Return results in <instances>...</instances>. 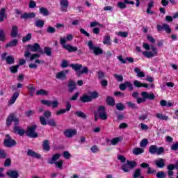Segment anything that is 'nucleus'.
<instances>
[{"instance_id": "nucleus-12", "label": "nucleus", "mask_w": 178, "mask_h": 178, "mask_svg": "<svg viewBox=\"0 0 178 178\" xmlns=\"http://www.w3.org/2000/svg\"><path fill=\"white\" fill-rule=\"evenodd\" d=\"M65 106V109H60L56 112V116H60V115H65L66 112H69L70 109H72V104L69 102H66Z\"/></svg>"}, {"instance_id": "nucleus-28", "label": "nucleus", "mask_w": 178, "mask_h": 178, "mask_svg": "<svg viewBox=\"0 0 178 178\" xmlns=\"http://www.w3.org/2000/svg\"><path fill=\"white\" fill-rule=\"evenodd\" d=\"M60 5L61 6V10L63 12H67V10L63 8H68L69 7V1L68 0H60Z\"/></svg>"}, {"instance_id": "nucleus-6", "label": "nucleus", "mask_w": 178, "mask_h": 178, "mask_svg": "<svg viewBox=\"0 0 178 178\" xmlns=\"http://www.w3.org/2000/svg\"><path fill=\"white\" fill-rule=\"evenodd\" d=\"M88 47L90 49V51H93V54H94V55H95V56H98L102 55V54H104V50H102V49H101V47L94 45L92 40H89L88 42Z\"/></svg>"}, {"instance_id": "nucleus-53", "label": "nucleus", "mask_w": 178, "mask_h": 178, "mask_svg": "<svg viewBox=\"0 0 178 178\" xmlns=\"http://www.w3.org/2000/svg\"><path fill=\"white\" fill-rule=\"evenodd\" d=\"M127 105H128V108H131V109H138V106L131 102H127Z\"/></svg>"}, {"instance_id": "nucleus-27", "label": "nucleus", "mask_w": 178, "mask_h": 178, "mask_svg": "<svg viewBox=\"0 0 178 178\" xmlns=\"http://www.w3.org/2000/svg\"><path fill=\"white\" fill-rule=\"evenodd\" d=\"M19 33V27L17 26L14 25L12 26L10 35L13 38H16L17 37V33Z\"/></svg>"}, {"instance_id": "nucleus-55", "label": "nucleus", "mask_w": 178, "mask_h": 178, "mask_svg": "<svg viewBox=\"0 0 178 178\" xmlns=\"http://www.w3.org/2000/svg\"><path fill=\"white\" fill-rule=\"evenodd\" d=\"M117 34L119 37H122V38H127L129 37V33L126 31H120Z\"/></svg>"}, {"instance_id": "nucleus-2", "label": "nucleus", "mask_w": 178, "mask_h": 178, "mask_svg": "<svg viewBox=\"0 0 178 178\" xmlns=\"http://www.w3.org/2000/svg\"><path fill=\"white\" fill-rule=\"evenodd\" d=\"M98 117L101 120H107L108 114L105 106L100 105L97 108V111L95 112V122H98Z\"/></svg>"}, {"instance_id": "nucleus-4", "label": "nucleus", "mask_w": 178, "mask_h": 178, "mask_svg": "<svg viewBox=\"0 0 178 178\" xmlns=\"http://www.w3.org/2000/svg\"><path fill=\"white\" fill-rule=\"evenodd\" d=\"M35 130H37L36 124L28 127L26 130V137H29V138H37L38 137V133H37Z\"/></svg>"}, {"instance_id": "nucleus-38", "label": "nucleus", "mask_w": 178, "mask_h": 178, "mask_svg": "<svg viewBox=\"0 0 178 178\" xmlns=\"http://www.w3.org/2000/svg\"><path fill=\"white\" fill-rule=\"evenodd\" d=\"M135 73H137L138 77H145V73L144 72L141 71L140 68L136 67L134 69Z\"/></svg>"}, {"instance_id": "nucleus-36", "label": "nucleus", "mask_w": 178, "mask_h": 178, "mask_svg": "<svg viewBox=\"0 0 178 178\" xmlns=\"http://www.w3.org/2000/svg\"><path fill=\"white\" fill-rule=\"evenodd\" d=\"M6 10L5 8H1L0 10V22H2L5 19H6Z\"/></svg>"}, {"instance_id": "nucleus-8", "label": "nucleus", "mask_w": 178, "mask_h": 178, "mask_svg": "<svg viewBox=\"0 0 178 178\" xmlns=\"http://www.w3.org/2000/svg\"><path fill=\"white\" fill-rule=\"evenodd\" d=\"M28 51H31L32 52H39L42 55H44V50L41 49V46L38 43H34L33 44H29L27 45Z\"/></svg>"}, {"instance_id": "nucleus-13", "label": "nucleus", "mask_w": 178, "mask_h": 178, "mask_svg": "<svg viewBox=\"0 0 178 178\" xmlns=\"http://www.w3.org/2000/svg\"><path fill=\"white\" fill-rule=\"evenodd\" d=\"M163 30L168 34H170L172 33V29L169 26L168 24H163V26L157 25V31H162Z\"/></svg>"}, {"instance_id": "nucleus-41", "label": "nucleus", "mask_w": 178, "mask_h": 178, "mask_svg": "<svg viewBox=\"0 0 178 178\" xmlns=\"http://www.w3.org/2000/svg\"><path fill=\"white\" fill-rule=\"evenodd\" d=\"M75 115L77 118H81V119H86L87 118V115L81 111H76Z\"/></svg>"}, {"instance_id": "nucleus-50", "label": "nucleus", "mask_w": 178, "mask_h": 178, "mask_svg": "<svg viewBox=\"0 0 178 178\" xmlns=\"http://www.w3.org/2000/svg\"><path fill=\"white\" fill-rule=\"evenodd\" d=\"M68 66H70V65H69V61L65 59L63 60L60 64V67H62V69H66Z\"/></svg>"}, {"instance_id": "nucleus-9", "label": "nucleus", "mask_w": 178, "mask_h": 178, "mask_svg": "<svg viewBox=\"0 0 178 178\" xmlns=\"http://www.w3.org/2000/svg\"><path fill=\"white\" fill-rule=\"evenodd\" d=\"M40 102L42 105H46V106L48 108L52 106L53 109H55L59 106V102H58V100L51 102L50 100L42 99Z\"/></svg>"}, {"instance_id": "nucleus-45", "label": "nucleus", "mask_w": 178, "mask_h": 178, "mask_svg": "<svg viewBox=\"0 0 178 178\" xmlns=\"http://www.w3.org/2000/svg\"><path fill=\"white\" fill-rule=\"evenodd\" d=\"M156 118H157V119H160V120H169V117H168L167 115H163V114H162V113H156Z\"/></svg>"}, {"instance_id": "nucleus-42", "label": "nucleus", "mask_w": 178, "mask_h": 178, "mask_svg": "<svg viewBox=\"0 0 178 178\" xmlns=\"http://www.w3.org/2000/svg\"><path fill=\"white\" fill-rule=\"evenodd\" d=\"M87 73H88V67H83V70L81 71H79L76 74L78 77H80L81 74H87Z\"/></svg>"}, {"instance_id": "nucleus-17", "label": "nucleus", "mask_w": 178, "mask_h": 178, "mask_svg": "<svg viewBox=\"0 0 178 178\" xmlns=\"http://www.w3.org/2000/svg\"><path fill=\"white\" fill-rule=\"evenodd\" d=\"M68 92H72L74 90L77 89V84L74 83V81L70 80L67 85Z\"/></svg>"}, {"instance_id": "nucleus-21", "label": "nucleus", "mask_w": 178, "mask_h": 178, "mask_svg": "<svg viewBox=\"0 0 178 178\" xmlns=\"http://www.w3.org/2000/svg\"><path fill=\"white\" fill-rule=\"evenodd\" d=\"M63 49H66V51L70 54L73 52H77V47L72 46L70 44L64 45Z\"/></svg>"}, {"instance_id": "nucleus-63", "label": "nucleus", "mask_w": 178, "mask_h": 178, "mask_svg": "<svg viewBox=\"0 0 178 178\" xmlns=\"http://www.w3.org/2000/svg\"><path fill=\"white\" fill-rule=\"evenodd\" d=\"M63 156L65 159H70V158H72V154H70L69 153V152L65 151V152H63Z\"/></svg>"}, {"instance_id": "nucleus-51", "label": "nucleus", "mask_w": 178, "mask_h": 178, "mask_svg": "<svg viewBox=\"0 0 178 178\" xmlns=\"http://www.w3.org/2000/svg\"><path fill=\"white\" fill-rule=\"evenodd\" d=\"M47 124L51 127H56V121L51 118L47 121Z\"/></svg>"}, {"instance_id": "nucleus-24", "label": "nucleus", "mask_w": 178, "mask_h": 178, "mask_svg": "<svg viewBox=\"0 0 178 178\" xmlns=\"http://www.w3.org/2000/svg\"><path fill=\"white\" fill-rule=\"evenodd\" d=\"M42 148L44 151H46V152H49L51 146L49 145V140L48 139L43 140Z\"/></svg>"}, {"instance_id": "nucleus-11", "label": "nucleus", "mask_w": 178, "mask_h": 178, "mask_svg": "<svg viewBox=\"0 0 178 178\" xmlns=\"http://www.w3.org/2000/svg\"><path fill=\"white\" fill-rule=\"evenodd\" d=\"M140 168L143 169H147V175H155L156 173V170L155 168H152L149 166V164L148 163L143 162L140 164Z\"/></svg>"}, {"instance_id": "nucleus-58", "label": "nucleus", "mask_w": 178, "mask_h": 178, "mask_svg": "<svg viewBox=\"0 0 178 178\" xmlns=\"http://www.w3.org/2000/svg\"><path fill=\"white\" fill-rule=\"evenodd\" d=\"M10 70L11 73H13L14 74H16L17 70H19V65L10 67Z\"/></svg>"}, {"instance_id": "nucleus-57", "label": "nucleus", "mask_w": 178, "mask_h": 178, "mask_svg": "<svg viewBox=\"0 0 178 178\" xmlns=\"http://www.w3.org/2000/svg\"><path fill=\"white\" fill-rule=\"evenodd\" d=\"M40 122L42 126H47V124H48V122H47V119H45V117L44 116L40 117Z\"/></svg>"}, {"instance_id": "nucleus-48", "label": "nucleus", "mask_w": 178, "mask_h": 178, "mask_svg": "<svg viewBox=\"0 0 178 178\" xmlns=\"http://www.w3.org/2000/svg\"><path fill=\"white\" fill-rule=\"evenodd\" d=\"M143 55L145 56V58H154V55L152 51H145L143 52Z\"/></svg>"}, {"instance_id": "nucleus-52", "label": "nucleus", "mask_w": 178, "mask_h": 178, "mask_svg": "<svg viewBox=\"0 0 178 178\" xmlns=\"http://www.w3.org/2000/svg\"><path fill=\"white\" fill-rule=\"evenodd\" d=\"M156 177L157 178H166V174L163 171H159L156 174Z\"/></svg>"}, {"instance_id": "nucleus-20", "label": "nucleus", "mask_w": 178, "mask_h": 178, "mask_svg": "<svg viewBox=\"0 0 178 178\" xmlns=\"http://www.w3.org/2000/svg\"><path fill=\"white\" fill-rule=\"evenodd\" d=\"M34 17H35L34 13H24L20 17L21 19H24V20H27V19H34Z\"/></svg>"}, {"instance_id": "nucleus-1", "label": "nucleus", "mask_w": 178, "mask_h": 178, "mask_svg": "<svg viewBox=\"0 0 178 178\" xmlns=\"http://www.w3.org/2000/svg\"><path fill=\"white\" fill-rule=\"evenodd\" d=\"M12 122H14V127H13V130L14 133L17 134L19 136L21 137L26 136V131L24 129H21L20 127H19V120L18 118L16 117L15 113H10L6 119V126L9 127L12 124Z\"/></svg>"}, {"instance_id": "nucleus-59", "label": "nucleus", "mask_w": 178, "mask_h": 178, "mask_svg": "<svg viewBox=\"0 0 178 178\" xmlns=\"http://www.w3.org/2000/svg\"><path fill=\"white\" fill-rule=\"evenodd\" d=\"M113 77H115V79H116V80L118 81H119L120 83H122V81H123V75H119L118 74H113Z\"/></svg>"}, {"instance_id": "nucleus-23", "label": "nucleus", "mask_w": 178, "mask_h": 178, "mask_svg": "<svg viewBox=\"0 0 178 178\" xmlns=\"http://www.w3.org/2000/svg\"><path fill=\"white\" fill-rule=\"evenodd\" d=\"M27 155H29V156H32V158H35L36 159H41V154L30 149L27 152Z\"/></svg>"}, {"instance_id": "nucleus-47", "label": "nucleus", "mask_w": 178, "mask_h": 178, "mask_svg": "<svg viewBox=\"0 0 178 178\" xmlns=\"http://www.w3.org/2000/svg\"><path fill=\"white\" fill-rule=\"evenodd\" d=\"M141 176V169L137 168L135 170L134 172L133 177L134 178H138Z\"/></svg>"}, {"instance_id": "nucleus-10", "label": "nucleus", "mask_w": 178, "mask_h": 178, "mask_svg": "<svg viewBox=\"0 0 178 178\" xmlns=\"http://www.w3.org/2000/svg\"><path fill=\"white\" fill-rule=\"evenodd\" d=\"M17 142L13 138H5L3 143V145H4L6 148H13V147H16Z\"/></svg>"}, {"instance_id": "nucleus-16", "label": "nucleus", "mask_w": 178, "mask_h": 178, "mask_svg": "<svg viewBox=\"0 0 178 178\" xmlns=\"http://www.w3.org/2000/svg\"><path fill=\"white\" fill-rule=\"evenodd\" d=\"M141 95L144 99H149L150 101L155 99V95L154 93L148 94L147 92L143 91L141 92Z\"/></svg>"}, {"instance_id": "nucleus-54", "label": "nucleus", "mask_w": 178, "mask_h": 178, "mask_svg": "<svg viewBox=\"0 0 178 178\" xmlns=\"http://www.w3.org/2000/svg\"><path fill=\"white\" fill-rule=\"evenodd\" d=\"M47 33H48V34H54V33H56V29L53 26H49L47 29Z\"/></svg>"}, {"instance_id": "nucleus-25", "label": "nucleus", "mask_w": 178, "mask_h": 178, "mask_svg": "<svg viewBox=\"0 0 178 178\" xmlns=\"http://www.w3.org/2000/svg\"><path fill=\"white\" fill-rule=\"evenodd\" d=\"M19 94H20V92L19 91H16L13 93V97L10 99V101H9L10 105H13V104L16 102V99L19 98Z\"/></svg>"}, {"instance_id": "nucleus-56", "label": "nucleus", "mask_w": 178, "mask_h": 178, "mask_svg": "<svg viewBox=\"0 0 178 178\" xmlns=\"http://www.w3.org/2000/svg\"><path fill=\"white\" fill-rule=\"evenodd\" d=\"M115 108L118 111H124V104L122 103H117Z\"/></svg>"}, {"instance_id": "nucleus-7", "label": "nucleus", "mask_w": 178, "mask_h": 178, "mask_svg": "<svg viewBox=\"0 0 178 178\" xmlns=\"http://www.w3.org/2000/svg\"><path fill=\"white\" fill-rule=\"evenodd\" d=\"M149 152L152 154V155H162L165 152V148L163 147H158L156 145H152L149 147Z\"/></svg>"}, {"instance_id": "nucleus-14", "label": "nucleus", "mask_w": 178, "mask_h": 178, "mask_svg": "<svg viewBox=\"0 0 178 178\" xmlns=\"http://www.w3.org/2000/svg\"><path fill=\"white\" fill-rule=\"evenodd\" d=\"M63 134L67 138H72L73 136H76V134H77V130L68 129L64 131Z\"/></svg>"}, {"instance_id": "nucleus-26", "label": "nucleus", "mask_w": 178, "mask_h": 178, "mask_svg": "<svg viewBox=\"0 0 178 178\" xmlns=\"http://www.w3.org/2000/svg\"><path fill=\"white\" fill-rule=\"evenodd\" d=\"M19 94H20V92L19 91H16L13 93V97L10 99V101H9L10 105H13V104L16 102V99L19 98Z\"/></svg>"}, {"instance_id": "nucleus-30", "label": "nucleus", "mask_w": 178, "mask_h": 178, "mask_svg": "<svg viewBox=\"0 0 178 178\" xmlns=\"http://www.w3.org/2000/svg\"><path fill=\"white\" fill-rule=\"evenodd\" d=\"M70 67H72L73 70H75V72H79L81 69H83V65L79 63L70 64Z\"/></svg>"}, {"instance_id": "nucleus-3", "label": "nucleus", "mask_w": 178, "mask_h": 178, "mask_svg": "<svg viewBox=\"0 0 178 178\" xmlns=\"http://www.w3.org/2000/svg\"><path fill=\"white\" fill-rule=\"evenodd\" d=\"M90 94V95L83 94L80 97L79 101H81L82 104H87L88 102H91L92 99H97V98L99 97L97 91L91 92Z\"/></svg>"}, {"instance_id": "nucleus-37", "label": "nucleus", "mask_w": 178, "mask_h": 178, "mask_svg": "<svg viewBox=\"0 0 178 178\" xmlns=\"http://www.w3.org/2000/svg\"><path fill=\"white\" fill-rule=\"evenodd\" d=\"M44 24H45V22H44V20H42V19H37L35 22V26H36V27H39L40 29H42Z\"/></svg>"}, {"instance_id": "nucleus-18", "label": "nucleus", "mask_w": 178, "mask_h": 178, "mask_svg": "<svg viewBox=\"0 0 178 178\" xmlns=\"http://www.w3.org/2000/svg\"><path fill=\"white\" fill-rule=\"evenodd\" d=\"M134 87H136V88H140L141 87H144L145 88H149L148 83H141L138 80L134 81Z\"/></svg>"}, {"instance_id": "nucleus-31", "label": "nucleus", "mask_w": 178, "mask_h": 178, "mask_svg": "<svg viewBox=\"0 0 178 178\" xmlns=\"http://www.w3.org/2000/svg\"><path fill=\"white\" fill-rule=\"evenodd\" d=\"M103 44L104 45H111V35L109 34H106L103 38Z\"/></svg>"}, {"instance_id": "nucleus-43", "label": "nucleus", "mask_w": 178, "mask_h": 178, "mask_svg": "<svg viewBox=\"0 0 178 178\" xmlns=\"http://www.w3.org/2000/svg\"><path fill=\"white\" fill-rule=\"evenodd\" d=\"M31 38H33V35H31V33H27L26 36L22 38L23 44L27 42V41H30Z\"/></svg>"}, {"instance_id": "nucleus-61", "label": "nucleus", "mask_w": 178, "mask_h": 178, "mask_svg": "<svg viewBox=\"0 0 178 178\" xmlns=\"http://www.w3.org/2000/svg\"><path fill=\"white\" fill-rule=\"evenodd\" d=\"M117 6L120 8V9H126V8H127V6L124 1V3L122 1L118 2Z\"/></svg>"}, {"instance_id": "nucleus-44", "label": "nucleus", "mask_w": 178, "mask_h": 178, "mask_svg": "<svg viewBox=\"0 0 178 178\" xmlns=\"http://www.w3.org/2000/svg\"><path fill=\"white\" fill-rule=\"evenodd\" d=\"M6 61L7 65H13L15 63V58L12 56H8Z\"/></svg>"}, {"instance_id": "nucleus-34", "label": "nucleus", "mask_w": 178, "mask_h": 178, "mask_svg": "<svg viewBox=\"0 0 178 178\" xmlns=\"http://www.w3.org/2000/svg\"><path fill=\"white\" fill-rule=\"evenodd\" d=\"M39 12L40 15H42L43 16H49V10H48V8L44 7H41L39 8Z\"/></svg>"}, {"instance_id": "nucleus-32", "label": "nucleus", "mask_w": 178, "mask_h": 178, "mask_svg": "<svg viewBox=\"0 0 178 178\" xmlns=\"http://www.w3.org/2000/svg\"><path fill=\"white\" fill-rule=\"evenodd\" d=\"M132 153L134 155H141V154H144V149L141 147H135L134 148Z\"/></svg>"}, {"instance_id": "nucleus-19", "label": "nucleus", "mask_w": 178, "mask_h": 178, "mask_svg": "<svg viewBox=\"0 0 178 178\" xmlns=\"http://www.w3.org/2000/svg\"><path fill=\"white\" fill-rule=\"evenodd\" d=\"M6 175L10 178H19V172L10 170L6 172Z\"/></svg>"}, {"instance_id": "nucleus-29", "label": "nucleus", "mask_w": 178, "mask_h": 178, "mask_svg": "<svg viewBox=\"0 0 178 178\" xmlns=\"http://www.w3.org/2000/svg\"><path fill=\"white\" fill-rule=\"evenodd\" d=\"M60 158V154H55L52 156L51 159L48 161V163L50 165H54L55 163L54 162L58 161Z\"/></svg>"}, {"instance_id": "nucleus-62", "label": "nucleus", "mask_w": 178, "mask_h": 178, "mask_svg": "<svg viewBox=\"0 0 178 178\" xmlns=\"http://www.w3.org/2000/svg\"><path fill=\"white\" fill-rule=\"evenodd\" d=\"M10 165H12V159L8 158L5 160L4 162V166L6 168H9V166H10Z\"/></svg>"}, {"instance_id": "nucleus-15", "label": "nucleus", "mask_w": 178, "mask_h": 178, "mask_svg": "<svg viewBox=\"0 0 178 178\" xmlns=\"http://www.w3.org/2000/svg\"><path fill=\"white\" fill-rule=\"evenodd\" d=\"M154 163L157 168L159 169H163L165 166H166V164L165 163V159L160 158L158 160H156L154 161Z\"/></svg>"}, {"instance_id": "nucleus-35", "label": "nucleus", "mask_w": 178, "mask_h": 178, "mask_svg": "<svg viewBox=\"0 0 178 178\" xmlns=\"http://www.w3.org/2000/svg\"><path fill=\"white\" fill-rule=\"evenodd\" d=\"M56 77V79H58L60 80H66L67 79L66 74L63 71H61L57 73Z\"/></svg>"}, {"instance_id": "nucleus-22", "label": "nucleus", "mask_w": 178, "mask_h": 178, "mask_svg": "<svg viewBox=\"0 0 178 178\" xmlns=\"http://www.w3.org/2000/svg\"><path fill=\"white\" fill-rule=\"evenodd\" d=\"M17 44H19V40L13 39L6 44V48H14L17 47Z\"/></svg>"}, {"instance_id": "nucleus-5", "label": "nucleus", "mask_w": 178, "mask_h": 178, "mask_svg": "<svg viewBox=\"0 0 178 178\" xmlns=\"http://www.w3.org/2000/svg\"><path fill=\"white\" fill-rule=\"evenodd\" d=\"M137 166V163L135 161H127L126 163L122 164L121 169L125 173H129L130 170L134 169Z\"/></svg>"}, {"instance_id": "nucleus-49", "label": "nucleus", "mask_w": 178, "mask_h": 178, "mask_svg": "<svg viewBox=\"0 0 178 178\" xmlns=\"http://www.w3.org/2000/svg\"><path fill=\"white\" fill-rule=\"evenodd\" d=\"M6 40V36L5 35V31L0 29V41L3 42Z\"/></svg>"}, {"instance_id": "nucleus-46", "label": "nucleus", "mask_w": 178, "mask_h": 178, "mask_svg": "<svg viewBox=\"0 0 178 178\" xmlns=\"http://www.w3.org/2000/svg\"><path fill=\"white\" fill-rule=\"evenodd\" d=\"M8 157V153L5 149H0V159H5Z\"/></svg>"}, {"instance_id": "nucleus-39", "label": "nucleus", "mask_w": 178, "mask_h": 178, "mask_svg": "<svg viewBox=\"0 0 178 178\" xmlns=\"http://www.w3.org/2000/svg\"><path fill=\"white\" fill-rule=\"evenodd\" d=\"M36 95H44L45 97L49 95V92L48 91L44 90V89H40L38 91H36Z\"/></svg>"}, {"instance_id": "nucleus-64", "label": "nucleus", "mask_w": 178, "mask_h": 178, "mask_svg": "<svg viewBox=\"0 0 178 178\" xmlns=\"http://www.w3.org/2000/svg\"><path fill=\"white\" fill-rule=\"evenodd\" d=\"M119 141H120V138L119 137L114 138L111 140V144L112 145H116V144H118Z\"/></svg>"}, {"instance_id": "nucleus-33", "label": "nucleus", "mask_w": 178, "mask_h": 178, "mask_svg": "<svg viewBox=\"0 0 178 178\" xmlns=\"http://www.w3.org/2000/svg\"><path fill=\"white\" fill-rule=\"evenodd\" d=\"M106 102L107 105H109L110 106H114L115 102V99L111 96H108L106 99Z\"/></svg>"}, {"instance_id": "nucleus-40", "label": "nucleus", "mask_w": 178, "mask_h": 178, "mask_svg": "<svg viewBox=\"0 0 178 178\" xmlns=\"http://www.w3.org/2000/svg\"><path fill=\"white\" fill-rule=\"evenodd\" d=\"M43 54H45L47 56H51L52 55V49L49 47H45L43 50Z\"/></svg>"}, {"instance_id": "nucleus-60", "label": "nucleus", "mask_w": 178, "mask_h": 178, "mask_svg": "<svg viewBox=\"0 0 178 178\" xmlns=\"http://www.w3.org/2000/svg\"><path fill=\"white\" fill-rule=\"evenodd\" d=\"M147 145H148V139L144 138L140 141V147H147Z\"/></svg>"}]
</instances>
